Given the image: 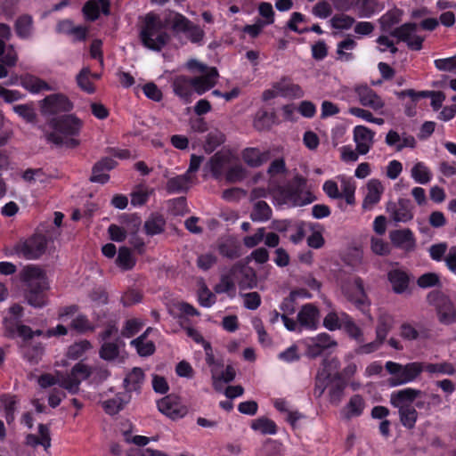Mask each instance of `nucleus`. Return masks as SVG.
I'll list each match as a JSON object with an SVG mask.
<instances>
[{
	"instance_id": "864d4df0",
	"label": "nucleus",
	"mask_w": 456,
	"mask_h": 456,
	"mask_svg": "<svg viewBox=\"0 0 456 456\" xmlns=\"http://www.w3.org/2000/svg\"><path fill=\"white\" fill-rule=\"evenodd\" d=\"M394 319L388 314H382L379 317L378 326L376 329L377 338L380 340H385L389 330L393 327Z\"/></svg>"
},
{
	"instance_id": "f257e3e1",
	"label": "nucleus",
	"mask_w": 456,
	"mask_h": 456,
	"mask_svg": "<svg viewBox=\"0 0 456 456\" xmlns=\"http://www.w3.org/2000/svg\"><path fill=\"white\" fill-rule=\"evenodd\" d=\"M256 283L255 271L244 264L237 263L222 275L219 283L215 286L214 289L218 294L227 293L233 296L236 284L240 289H252L256 286Z\"/></svg>"
},
{
	"instance_id": "c756f323",
	"label": "nucleus",
	"mask_w": 456,
	"mask_h": 456,
	"mask_svg": "<svg viewBox=\"0 0 456 456\" xmlns=\"http://www.w3.org/2000/svg\"><path fill=\"white\" fill-rule=\"evenodd\" d=\"M110 3L108 0H89L84 6L83 12L87 20H96L100 13L109 12Z\"/></svg>"
},
{
	"instance_id": "49530a36",
	"label": "nucleus",
	"mask_w": 456,
	"mask_h": 456,
	"mask_svg": "<svg viewBox=\"0 0 456 456\" xmlns=\"http://www.w3.org/2000/svg\"><path fill=\"white\" fill-rule=\"evenodd\" d=\"M272 216V209L265 201L258 200L254 204L250 218L254 222H265Z\"/></svg>"
},
{
	"instance_id": "423d86ee",
	"label": "nucleus",
	"mask_w": 456,
	"mask_h": 456,
	"mask_svg": "<svg viewBox=\"0 0 456 456\" xmlns=\"http://www.w3.org/2000/svg\"><path fill=\"white\" fill-rule=\"evenodd\" d=\"M165 22L175 34H183L192 44H203L205 32L181 13L171 12Z\"/></svg>"
},
{
	"instance_id": "2eb2a0df",
	"label": "nucleus",
	"mask_w": 456,
	"mask_h": 456,
	"mask_svg": "<svg viewBox=\"0 0 456 456\" xmlns=\"http://www.w3.org/2000/svg\"><path fill=\"white\" fill-rule=\"evenodd\" d=\"M392 35L407 44L411 50H420L424 37L418 35V27L414 23H405L395 28Z\"/></svg>"
},
{
	"instance_id": "cd10ccee",
	"label": "nucleus",
	"mask_w": 456,
	"mask_h": 456,
	"mask_svg": "<svg viewBox=\"0 0 456 456\" xmlns=\"http://www.w3.org/2000/svg\"><path fill=\"white\" fill-rule=\"evenodd\" d=\"M336 179L341 188V199H345L348 205H354L355 202L354 194L356 190V183L354 179L346 175H338L336 176Z\"/></svg>"
},
{
	"instance_id": "0eeeda50",
	"label": "nucleus",
	"mask_w": 456,
	"mask_h": 456,
	"mask_svg": "<svg viewBox=\"0 0 456 456\" xmlns=\"http://www.w3.org/2000/svg\"><path fill=\"white\" fill-rule=\"evenodd\" d=\"M48 239L42 233H35L27 240L16 245L15 250L19 256L34 260L42 256L47 249Z\"/></svg>"
},
{
	"instance_id": "c9c22d12",
	"label": "nucleus",
	"mask_w": 456,
	"mask_h": 456,
	"mask_svg": "<svg viewBox=\"0 0 456 456\" xmlns=\"http://www.w3.org/2000/svg\"><path fill=\"white\" fill-rule=\"evenodd\" d=\"M242 158L248 166L256 167L269 159V152L256 148H248L243 151Z\"/></svg>"
},
{
	"instance_id": "412c9836",
	"label": "nucleus",
	"mask_w": 456,
	"mask_h": 456,
	"mask_svg": "<svg viewBox=\"0 0 456 456\" xmlns=\"http://www.w3.org/2000/svg\"><path fill=\"white\" fill-rule=\"evenodd\" d=\"M297 321L304 329L316 330L320 322L319 309L313 304L304 305L297 314Z\"/></svg>"
},
{
	"instance_id": "7c9ffc66",
	"label": "nucleus",
	"mask_w": 456,
	"mask_h": 456,
	"mask_svg": "<svg viewBox=\"0 0 456 456\" xmlns=\"http://www.w3.org/2000/svg\"><path fill=\"white\" fill-rule=\"evenodd\" d=\"M436 311L441 323L448 325L456 322V311L454 305L448 298H441Z\"/></svg>"
},
{
	"instance_id": "a211bd4d",
	"label": "nucleus",
	"mask_w": 456,
	"mask_h": 456,
	"mask_svg": "<svg viewBox=\"0 0 456 456\" xmlns=\"http://www.w3.org/2000/svg\"><path fill=\"white\" fill-rule=\"evenodd\" d=\"M310 357L320 355L324 350L337 346V342L328 333L322 332L305 341Z\"/></svg>"
},
{
	"instance_id": "5701e85b",
	"label": "nucleus",
	"mask_w": 456,
	"mask_h": 456,
	"mask_svg": "<svg viewBox=\"0 0 456 456\" xmlns=\"http://www.w3.org/2000/svg\"><path fill=\"white\" fill-rule=\"evenodd\" d=\"M19 79L21 87L32 94L53 90L52 86L46 81L30 73L20 75Z\"/></svg>"
},
{
	"instance_id": "4d7b16f0",
	"label": "nucleus",
	"mask_w": 456,
	"mask_h": 456,
	"mask_svg": "<svg viewBox=\"0 0 456 456\" xmlns=\"http://www.w3.org/2000/svg\"><path fill=\"white\" fill-rule=\"evenodd\" d=\"M165 220L161 216H152L144 224V229L149 235L159 234L164 231Z\"/></svg>"
},
{
	"instance_id": "aec40b11",
	"label": "nucleus",
	"mask_w": 456,
	"mask_h": 456,
	"mask_svg": "<svg viewBox=\"0 0 456 456\" xmlns=\"http://www.w3.org/2000/svg\"><path fill=\"white\" fill-rule=\"evenodd\" d=\"M385 142L387 146L395 148L397 151H401L404 148L414 149L417 144L413 135L405 132L399 134L393 129L389 130L386 134Z\"/></svg>"
},
{
	"instance_id": "bb28decb",
	"label": "nucleus",
	"mask_w": 456,
	"mask_h": 456,
	"mask_svg": "<svg viewBox=\"0 0 456 456\" xmlns=\"http://www.w3.org/2000/svg\"><path fill=\"white\" fill-rule=\"evenodd\" d=\"M387 278L395 293L402 294L407 290L409 276L403 270L399 268L392 269L388 272Z\"/></svg>"
},
{
	"instance_id": "bf43d9fd",
	"label": "nucleus",
	"mask_w": 456,
	"mask_h": 456,
	"mask_svg": "<svg viewBox=\"0 0 456 456\" xmlns=\"http://www.w3.org/2000/svg\"><path fill=\"white\" fill-rule=\"evenodd\" d=\"M403 12L399 9H394L385 13L380 18V24L384 30H389L391 28L399 23L402 20Z\"/></svg>"
},
{
	"instance_id": "c03bdc74",
	"label": "nucleus",
	"mask_w": 456,
	"mask_h": 456,
	"mask_svg": "<svg viewBox=\"0 0 456 456\" xmlns=\"http://www.w3.org/2000/svg\"><path fill=\"white\" fill-rule=\"evenodd\" d=\"M19 60L18 53L12 45H6L0 40V62L7 67H14Z\"/></svg>"
},
{
	"instance_id": "20e7f679",
	"label": "nucleus",
	"mask_w": 456,
	"mask_h": 456,
	"mask_svg": "<svg viewBox=\"0 0 456 456\" xmlns=\"http://www.w3.org/2000/svg\"><path fill=\"white\" fill-rule=\"evenodd\" d=\"M163 28V23L156 15L147 14L145 25L140 33L143 45L153 51H160L169 40V36Z\"/></svg>"
},
{
	"instance_id": "603ef678",
	"label": "nucleus",
	"mask_w": 456,
	"mask_h": 456,
	"mask_svg": "<svg viewBox=\"0 0 456 456\" xmlns=\"http://www.w3.org/2000/svg\"><path fill=\"white\" fill-rule=\"evenodd\" d=\"M1 407L4 411L6 421L10 424L14 420V414L17 409V399L14 395H4L0 399Z\"/></svg>"
},
{
	"instance_id": "72a5a7b5",
	"label": "nucleus",
	"mask_w": 456,
	"mask_h": 456,
	"mask_svg": "<svg viewBox=\"0 0 456 456\" xmlns=\"http://www.w3.org/2000/svg\"><path fill=\"white\" fill-rule=\"evenodd\" d=\"M349 315L344 312L330 311L323 318V326L330 331L340 330L348 323Z\"/></svg>"
},
{
	"instance_id": "13d9d810",
	"label": "nucleus",
	"mask_w": 456,
	"mask_h": 456,
	"mask_svg": "<svg viewBox=\"0 0 456 456\" xmlns=\"http://www.w3.org/2000/svg\"><path fill=\"white\" fill-rule=\"evenodd\" d=\"M273 122V116L268 113L266 110H258L254 118L253 125L254 127L259 131L269 128Z\"/></svg>"
},
{
	"instance_id": "774afa93",
	"label": "nucleus",
	"mask_w": 456,
	"mask_h": 456,
	"mask_svg": "<svg viewBox=\"0 0 456 456\" xmlns=\"http://www.w3.org/2000/svg\"><path fill=\"white\" fill-rule=\"evenodd\" d=\"M434 64L438 70L456 74V54L449 58L436 59Z\"/></svg>"
},
{
	"instance_id": "39448f33",
	"label": "nucleus",
	"mask_w": 456,
	"mask_h": 456,
	"mask_svg": "<svg viewBox=\"0 0 456 456\" xmlns=\"http://www.w3.org/2000/svg\"><path fill=\"white\" fill-rule=\"evenodd\" d=\"M385 368L391 375L388 382L391 387H398L411 383L418 379L423 372L422 362H412L406 364H401L395 362L388 361Z\"/></svg>"
},
{
	"instance_id": "f704fd0d",
	"label": "nucleus",
	"mask_w": 456,
	"mask_h": 456,
	"mask_svg": "<svg viewBox=\"0 0 456 456\" xmlns=\"http://www.w3.org/2000/svg\"><path fill=\"white\" fill-rule=\"evenodd\" d=\"M411 177L419 184L428 183L433 174L428 166L423 161H416L411 169Z\"/></svg>"
},
{
	"instance_id": "4468645a",
	"label": "nucleus",
	"mask_w": 456,
	"mask_h": 456,
	"mask_svg": "<svg viewBox=\"0 0 456 456\" xmlns=\"http://www.w3.org/2000/svg\"><path fill=\"white\" fill-rule=\"evenodd\" d=\"M159 411L173 420L183 418L187 414V408L182 404L180 399L169 395L157 403Z\"/></svg>"
},
{
	"instance_id": "e433bc0d",
	"label": "nucleus",
	"mask_w": 456,
	"mask_h": 456,
	"mask_svg": "<svg viewBox=\"0 0 456 456\" xmlns=\"http://www.w3.org/2000/svg\"><path fill=\"white\" fill-rule=\"evenodd\" d=\"M276 87L280 96L301 98L304 96L303 89L297 84L291 83L287 78H282L276 82Z\"/></svg>"
},
{
	"instance_id": "6e6d98bb",
	"label": "nucleus",
	"mask_w": 456,
	"mask_h": 456,
	"mask_svg": "<svg viewBox=\"0 0 456 456\" xmlns=\"http://www.w3.org/2000/svg\"><path fill=\"white\" fill-rule=\"evenodd\" d=\"M22 178L28 183H46L50 181V176L41 168L27 169Z\"/></svg>"
},
{
	"instance_id": "a18cd8bd",
	"label": "nucleus",
	"mask_w": 456,
	"mask_h": 456,
	"mask_svg": "<svg viewBox=\"0 0 456 456\" xmlns=\"http://www.w3.org/2000/svg\"><path fill=\"white\" fill-rule=\"evenodd\" d=\"M251 428L262 435H275L277 433V426L274 421L265 417L252 420Z\"/></svg>"
},
{
	"instance_id": "5fc2aeb1",
	"label": "nucleus",
	"mask_w": 456,
	"mask_h": 456,
	"mask_svg": "<svg viewBox=\"0 0 456 456\" xmlns=\"http://www.w3.org/2000/svg\"><path fill=\"white\" fill-rule=\"evenodd\" d=\"M219 252L224 256L236 258L240 256V247L236 240L228 239L219 245Z\"/></svg>"
},
{
	"instance_id": "dca6fc26",
	"label": "nucleus",
	"mask_w": 456,
	"mask_h": 456,
	"mask_svg": "<svg viewBox=\"0 0 456 456\" xmlns=\"http://www.w3.org/2000/svg\"><path fill=\"white\" fill-rule=\"evenodd\" d=\"M354 91L361 105L381 113L385 102L374 90L366 85H360L356 86Z\"/></svg>"
},
{
	"instance_id": "393cba45",
	"label": "nucleus",
	"mask_w": 456,
	"mask_h": 456,
	"mask_svg": "<svg viewBox=\"0 0 456 456\" xmlns=\"http://www.w3.org/2000/svg\"><path fill=\"white\" fill-rule=\"evenodd\" d=\"M389 238L395 247L406 251L413 250L416 245L413 233L409 229L392 231Z\"/></svg>"
},
{
	"instance_id": "8fccbe9b",
	"label": "nucleus",
	"mask_w": 456,
	"mask_h": 456,
	"mask_svg": "<svg viewBox=\"0 0 456 456\" xmlns=\"http://www.w3.org/2000/svg\"><path fill=\"white\" fill-rule=\"evenodd\" d=\"M356 46V42L352 38H346L338 44V59L341 61H350L354 59L351 53Z\"/></svg>"
},
{
	"instance_id": "4c0bfd02",
	"label": "nucleus",
	"mask_w": 456,
	"mask_h": 456,
	"mask_svg": "<svg viewBox=\"0 0 456 456\" xmlns=\"http://www.w3.org/2000/svg\"><path fill=\"white\" fill-rule=\"evenodd\" d=\"M144 381V373L140 368H134L125 378L124 387L126 392H137Z\"/></svg>"
},
{
	"instance_id": "ddd939ff",
	"label": "nucleus",
	"mask_w": 456,
	"mask_h": 456,
	"mask_svg": "<svg viewBox=\"0 0 456 456\" xmlns=\"http://www.w3.org/2000/svg\"><path fill=\"white\" fill-rule=\"evenodd\" d=\"M27 289H49L50 285L45 272L37 265H28L21 273Z\"/></svg>"
},
{
	"instance_id": "9d476101",
	"label": "nucleus",
	"mask_w": 456,
	"mask_h": 456,
	"mask_svg": "<svg viewBox=\"0 0 456 456\" xmlns=\"http://www.w3.org/2000/svg\"><path fill=\"white\" fill-rule=\"evenodd\" d=\"M92 374V367L83 362H77L67 376L62 377L60 387L70 394H77L79 391L80 384L87 379Z\"/></svg>"
},
{
	"instance_id": "473e14b6",
	"label": "nucleus",
	"mask_w": 456,
	"mask_h": 456,
	"mask_svg": "<svg viewBox=\"0 0 456 456\" xmlns=\"http://www.w3.org/2000/svg\"><path fill=\"white\" fill-rule=\"evenodd\" d=\"M174 91L176 95L185 102H190L194 91L193 78L189 79L183 76L177 77L173 83Z\"/></svg>"
},
{
	"instance_id": "338daca9",
	"label": "nucleus",
	"mask_w": 456,
	"mask_h": 456,
	"mask_svg": "<svg viewBox=\"0 0 456 456\" xmlns=\"http://www.w3.org/2000/svg\"><path fill=\"white\" fill-rule=\"evenodd\" d=\"M70 327L80 333L91 331L94 329V325L89 322L86 316L83 314H78L73 318L70 322Z\"/></svg>"
},
{
	"instance_id": "6e6552de",
	"label": "nucleus",
	"mask_w": 456,
	"mask_h": 456,
	"mask_svg": "<svg viewBox=\"0 0 456 456\" xmlns=\"http://www.w3.org/2000/svg\"><path fill=\"white\" fill-rule=\"evenodd\" d=\"M340 362L337 358L324 360L322 368L316 375V383L314 394L316 397H321L328 385L333 380H340L338 369Z\"/></svg>"
},
{
	"instance_id": "f8f14e48",
	"label": "nucleus",
	"mask_w": 456,
	"mask_h": 456,
	"mask_svg": "<svg viewBox=\"0 0 456 456\" xmlns=\"http://www.w3.org/2000/svg\"><path fill=\"white\" fill-rule=\"evenodd\" d=\"M342 291L346 298L358 307L364 306L368 304L362 281L358 277L346 280L342 285Z\"/></svg>"
},
{
	"instance_id": "7ed1b4c3",
	"label": "nucleus",
	"mask_w": 456,
	"mask_h": 456,
	"mask_svg": "<svg viewBox=\"0 0 456 456\" xmlns=\"http://www.w3.org/2000/svg\"><path fill=\"white\" fill-rule=\"evenodd\" d=\"M82 126V120L76 116H63L54 121L53 131L47 135V139L56 145L76 147L79 141L75 137L78 135Z\"/></svg>"
},
{
	"instance_id": "58836bf2",
	"label": "nucleus",
	"mask_w": 456,
	"mask_h": 456,
	"mask_svg": "<svg viewBox=\"0 0 456 456\" xmlns=\"http://www.w3.org/2000/svg\"><path fill=\"white\" fill-rule=\"evenodd\" d=\"M130 397L126 394H118L115 397L102 402V407L110 415L117 414L128 403Z\"/></svg>"
},
{
	"instance_id": "b1692460",
	"label": "nucleus",
	"mask_w": 456,
	"mask_h": 456,
	"mask_svg": "<svg viewBox=\"0 0 456 456\" xmlns=\"http://www.w3.org/2000/svg\"><path fill=\"white\" fill-rule=\"evenodd\" d=\"M383 192L384 187L379 180H369L366 184V194L362 201V208L364 209H371L379 202Z\"/></svg>"
},
{
	"instance_id": "37998d69",
	"label": "nucleus",
	"mask_w": 456,
	"mask_h": 456,
	"mask_svg": "<svg viewBox=\"0 0 456 456\" xmlns=\"http://www.w3.org/2000/svg\"><path fill=\"white\" fill-rule=\"evenodd\" d=\"M15 32L20 38L28 39L33 33V20L28 15H23L15 21Z\"/></svg>"
},
{
	"instance_id": "4be33fe9",
	"label": "nucleus",
	"mask_w": 456,
	"mask_h": 456,
	"mask_svg": "<svg viewBox=\"0 0 456 456\" xmlns=\"http://www.w3.org/2000/svg\"><path fill=\"white\" fill-rule=\"evenodd\" d=\"M387 211L390 217L397 223H406L413 218L410 203L405 200L389 202L387 206Z\"/></svg>"
},
{
	"instance_id": "e2e57ef3",
	"label": "nucleus",
	"mask_w": 456,
	"mask_h": 456,
	"mask_svg": "<svg viewBox=\"0 0 456 456\" xmlns=\"http://www.w3.org/2000/svg\"><path fill=\"white\" fill-rule=\"evenodd\" d=\"M92 347L91 344L87 340H81L71 345L67 352V357L72 360L82 357L86 351Z\"/></svg>"
},
{
	"instance_id": "a878e982",
	"label": "nucleus",
	"mask_w": 456,
	"mask_h": 456,
	"mask_svg": "<svg viewBox=\"0 0 456 456\" xmlns=\"http://www.w3.org/2000/svg\"><path fill=\"white\" fill-rule=\"evenodd\" d=\"M365 409V401L360 395H354L350 397L348 403L341 411V415L346 419L359 417Z\"/></svg>"
},
{
	"instance_id": "680f3d73",
	"label": "nucleus",
	"mask_w": 456,
	"mask_h": 456,
	"mask_svg": "<svg viewBox=\"0 0 456 456\" xmlns=\"http://www.w3.org/2000/svg\"><path fill=\"white\" fill-rule=\"evenodd\" d=\"M24 357L31 363H37L44 353L41 345L31 346L30 344H23L21 346Z\"/></svg>"
},
{
	"instance_id": "1a4fd4ad",
	"label": "nucleus",
	"mask_w": 456,
	"mask_h": 456,
	"mask_svg": "<svg viewBox=\"0 0 456 456\" xmlns=\"http://www.w3.org/2000/svg\"><path fill=\"white\" fill-rule=\"evenodd\" d=\"M188 67L200 72V76L193 78L194 91L198 94H204L216 84L218 71L216 68L207 67L195 60L190 61Z\"/></svg>"
},
{
	"instance_id": "052dcab7",
	"label": "nucleus",
	"mask_w": 456,
	"mask_h": 456,
	"mask_svg": "<svg viewBox=\"0 0 456 456\" xmlns=\"http://www.w3.org/2000/svg\"><path fill=\"white\" fill-rule=\"evenodd\" d=\"M22 312L23 308L20 305H13L9 308L8 314L10 316H5L4 320L5 329L8 332H13V327L21 317Z\"/></svg>"
},
{
	"instance_id": "79ce46f5",
	"label": "nucleus",
	"mask_w": 456,
	"mask_h": 456,
	"mask_svg": "<svg viewBox=\"0 0 456 456\" xmlns=\"http://www.w3.org/2000/svg\"><path fill=\"white\" fill-rule=\"evenodd\" d=\"M152 193L153 189H151L145 184H139L134 188L130 194L131 204L134 207H141L148 201Z\"/></svg>"
},
{
	"instance_id": "9b49d317",
	"label": "nucleus",
	"mask_w": 456,
	"mask_h": 456,
	"mask_svg": "<svg viewBox=\"0 0 456 456\" xmlns=\"http://www.w3.org/2000/svg\"><path fill=\"white\" fill-rule=\"evenodd\" d=\"M41 112L45 115H53L59 112H67L73 109V103L62 94H53L46 96L40 102Z\"/></svg>"
},
{
	"instance_id": "6ab92c4d",
	"label": "nucleus",
	"mask_w": 456,
	"mask_h": 456,
	"mask_svg": "<svg viewBox=\"0 0 456 456\" xmlns=\"http://www.w3.org/2000/svg\"><path fill=\"white\" fill-rule=\"evenodd\" d=\"M375 132L365 126H355L353 130V139L356 151L361 155L367 154L374 143Z\"/></svg>"
},
{
	"instance_id": "3c124183",
	"label": "nucleus",
	"mask_w": 456,
	"mask_h": 456,
	"mask_svg": "<svg viewBox=\"0 0 456 456\" xmlns=\"http://www.w3.org/2000/svg\"><path fill=\"white\" fill-rule=\"evenodd\" d=\"M116 265L122 270H131L135 265V258L131 250L126 247L118 249Z\"/></svg>"
},
{
	"instance_id": "69168bd1",
	"label": "nucleus",
	"mask_w": 456,
	"mask_h": 456,
	"mask_svg": "<svg viewBox=\"0 0 456 456\" xmlns=\"http://www.w3.org/2000/svg\"><path fill=\"white\" fill-rule=\"evenodd\" d=\"M330 23L335 29L346 30L352 28L354 19L346 14H337L330 19Z\"/></svg>"
},
{
	"instance_id": "09e8293b",
	"label": "nucleus",
	"mask_w": 456,
	"mask_h": 456,
	"mask_svg": "<svg viewBox=\"0 0 456 456\" xmlns=\"http://www.w3.org/2000/svg\"><path fill=\"white\" fill-rule=\"evenodd\" d=\"M228 163V156L226 154L217 152L211 157L208 163L210 172L215 177H219Z\"/></svg>"
},
{
	"instance_id": "2f4dec72",
	"label": "nucleus",
	"mask_w": 456,
	"mask_h": 456,
	"mask_svg": "<svg viewBox=\"0 0 456 456\" xmlns=\"http://www.w3.org/2000/svg\"><path fill=\"white\" fill-rule=\"evenodd\" d=\"M203 347L206 354V362L210 368L213 386L215 389H218V371L223 368V363L221 361L215 359L213 349L208 342L203 341Z\"/></svg>"
},
{
	"instance_id": "f03ea898",
	"label": "nucleus",
	"mask_w": 456,
	"mask_h": 456,
	"mask_svg": "<svg viewBox=\"0 0 456 456\" xmlns=\"http://www.w3.org/2000/svg\"><path fill=\"white\" fill-rule=\"evenodd\" d=\"M422 394L419 389L406 387L390 395V403L398 409L402 425L409 429L415 427L419 413L412 403Z\"/></svg>"
},
{
	"instance_id": "ea45409f",
	"label": "nucleus",
	"mask_w": 456,
	"mask_h": 456,
	"mask_svg": "<svg viewBox=\"0 0 456 456\" xmlns=\"http://www.w3.org/2000/svg\"><path fill=\"white\" fill-rule=\"evenodd\" d=\"M49 289H27L26 300L28 304L36 308H41L47 305L46 292Z\"/></svg>"
},
{
	"instance_id": "c85d7f7f",
	"label": "nucleus",
	"mask_w": 456,
	"mask_h": 456,
	"mask_svg": "<svg viewBox=\"0 0 456 456\" xmlns=\"http://www.w3.org/2000/svg\"><path fill=\"white\" fill-rule=\"evenodd\" d=\"M192 176L189 173L175 175L167 180L166 189L169 193H181L189 190Z\"/></svg>"
},
{
	"instance_id": "de8ad7c7",
	"label": "nucleus",
	"mask_w": 456,
	"mask_h": 456,
	"mask_svg": "<svg viewBox=\"0 0 456 456\" xmlns=\"http://www.w3.org/2000/svg\"><path fill=\"white\" fill-rule=\"evenodd\" d=\"M150 330V328L147 329L146 331L142 336L131 341V345L135 347L137 353L141 356L151 355V354H153L155 350V346L153 342L145 339L146 335Z\"/></svg>"
},
{
	"instance_id": "0e129e2a",
	"label": "nucleus",
	"mask_w": 456,
	"mask_h": 456,
	"mask_svg": "<svg viewBox=\"0 0 456 456\" xmlns=\"http://www.w3.org/2000/svg\"><path fill=\"white\" fill-rule=\"evenodd\" d=\"M12 110L28 123L36 121L37 114L31 104H17L12 107Z\"/></svg>"
},
{
	"instance_id": "a19ab883",
	"label": "nucleus",
	"mask_w": 456,
	"mask_h": 456,
	"mask_svg": "<svg viewBox=\"0 0 456 456\" xmlns=\"http://www.w3.org/2000/svg\"><path fill=\"white\" fill-rule=\"evenodd\" d=\"M422 370L423 371H427L430 375H453L455 373V369L453 365L447 362H422Z\"/></svg>"
},
{
	"instance_id": "f3484780",
	"label": "nucleus",
	"mask_w": 456,
	"mask_h": 456,
	"mask_svg": "<svg viewBox=\"0 0 456 456\" xmlns=\"http://www.w3.org/2000/svg\"><path fill=\"white\" fill-rule=\"evenodd\" d=\"M117 333L118 329L114 326H110L101 335L103 343L100 350V356L103 360L112 361L119 355L120 348L124 346V344L118 339H116L114 342L108 341L109 338L113 335H117Z\"/></svg>"
}]
</instances>
